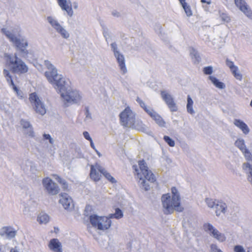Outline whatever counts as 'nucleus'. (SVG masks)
Masks as SVG:
<instances>
[{"label": "nucleus", "instance_id": "obj_1", "mask_svg": "<svg viewBox=\"0 0 252 252\" xmlns=\"http://www.w3.org/2000/svg\"><path fill=\"white\" fill-rule=\"evenodd\" d=\"M48 69L45 73V76L54 88L61 93V96L64 100L67 103H71L79 102L82 96L79 91H67L64 78L57 73V70L52 64H50Z\"/></svg>", "mask_w": 252, "mask_h": 252}, {"label": "nucleus", "instance_id": "obj_2", "mask_svg": "<svg viewBox=\"0 0 252 252\" xmlns=\"http://www.w3.org/2000/svg\"><path fill=\"white\" fill-rule=\"evenodd\" d=\"M172 197L169 193L163 194L161 197L162 204L164 214H171L174 210L181 212L184 207L181 204V197L178 189L175 187L171 188Z\"/></svg>", "mask_w": 252, "mask_h": 252}, {"label": "nucleus", "instance_id": "obj_3", "mask_svg": "<svg viewBox=\"0 0 252 252\" xmlns=\"http://www.w3.org/2000/svg\"><path fill=\"white\" fill-rule=\"evenodd\" d=\"M139 169L137 165L133 166L134 170V175L136 176L138 182L140 183L145 190L150 189V186L146 183V180L150 183H154L156 181V178L153 173L150 170L144 160L138 161Z\"/></svg>", "mask_w": 252, "mask_h": 252}, {"label": "nucleus", "instance_id": "obj_4", "mask_svg": "<svg viewBox=\"0 0 252 252\" xmlns=\"http://www.w3.org/2000/svg\"><path fill=\"white\" fill-rule=\"evenodd\" d=\"M4 59L6 65L12 73L19 75L24 74L29 71V67L26 63L15 53L5 54Z\"/></svg>", "mask_w": 252, "mask_h": 252}, {"label": "nucleus", "instance_id": "obj_5", "mask_svg": "<svg viewBox=\"0 0 252 252\" xmlns=\"http://www.w3.org/2000/svg\"><path fill=\"white\" fill-rule=\"evenodd\" d=\"M111 219L109 216H98L96 215H91L89 218L91 224L100 230H106L111 227L112 223Z\"/></svg>", "mask_w": 252, "mask_h": 252}, {"label": "nucleus", "instance_id": "obj_6", "mask_svg": "<svg viewBox=\"0 0 252 252\" xmlns=\"http://www.w3.org/2000/svg\"><path fill=\"white\" fill-rule=\"evenodd\" d=\"M121 125L124 126H131L135 124V114L129 107H126L120 115Z\"/></svg>", "mask_w": 252, "mask_h": 252}, {"label": "nucleus", "instance_id": "obj_7", "mask_svg": "<svg viewBox=\"0 0 252 252\" xmlns=\"http://www.w3.org/2000/svg\"><path fill=\"white\" fill-rule=\"evenodd\" d=\"M29 100L36 113L41 115L46 113L45 106L35 93L30 94Z\"/></svg>", "mask_w": 252, "mask_h": 252}, {"label": "nucleus", "instance_id": "obj_8", "mask_svg": "<svg viewBox=\"0 0 252 252\" xmlns=\"http://www.w3.org/2000/svg\"><path fill=\"white\" fill-rule=\"evenodd\" d=\"M42 184L46 190L50 194L56 195L60 192L59 186L48 177L42 180Z\"/></svg>", "mask_w": 252, "mask_h": 252}, {"label": "nucleus", "instance_id": "obj_9", "mask_svg": "<svg viewBox=\"0 0 252 252\" xmlns=\"http://www.w3.org/2000/svg\"><path fill=\"white\" fill-rule=\"evenodd\" d=\"M103 171V167L97 163L91 165L90 176L92 180L97 182L100 180Z\"/></svg>", "mask_w": 252, "mask_h": 252}, {"label": "nucleus", "instance_id": "obj_10", "mask_svg": "<svg viewBox=\"0 0 252 252\" xmlns=\"http://www.w3.org/2000/svg\"><path fill=\"white\" fill-rule=\"evenodd\" d=\"M204 228L206 231H209L215 238L220 242H223L226 238L224 235L220 233L217 229L215 228L210 223H206L204 225Z\"/></svg>", "mask_w": 252, "mask_h": 252}, {"label": "nucleus", "instance_id": "obj_11", "mask_svg": "<svg viewBox=\"0 0 252 252\" xmlns=\"http://www.w3.org/2000/svg\"><path fill=\"white\" fill-rule=\"evenodd\" d=\"M161 95L171 111L176 112L178 110V107L173 97L170 94L165 91H162L161 92Z\"/></svg>", "mask_w": 252, "mask_h": 252}, {"label": "nucleus", "instance_id": "obj_12", "mask_svg": "<svg viewBox=\"0 0 252 252\" xmlns=\"http://www.w3.org/2000/svg\"><path fill=\"white\" fill-rule=\"evenodd\" d=\"M47 19L52 26L62 35L63 38H67L69 37V34L56 20L51 17H48Z\"/></svg>", "mask_w": 252, "mask_h": 252}, {"label": "nucleus", "instance_id": "obj_13", "mask_svg": "<svg viewBox=\"0 0 252 252\" xmlns=\"http://www.w3.org/2000/svg\"><path fill=\"white\" fill-rule=\"evenodd\" d=\"M236 6L248 17L252 19V10L244 0H234Z\"/></svg>", "mask_w": 252, "mask_h": 252}, {"label": "nucleus", "instance_id": "obj_14", "mask_svg": "<svg viewBox=\"0 0 252 252\" xmlns=\"http://www.w3.org/2000/svg\"><path fill=\"white\" fill-rule=\"evenodd\" d=\"M3 74L4 77H5L6 81L9 83L10 85L12 87V89L16 93L17 95L19 97V98H22L23 97V92L20 90L15 85L14 82L12 80V77L10 73V72L7 69H4L3 70Z\"/></svg>", "mask_w": 252, "mask_h": 252}, {"label": "nucleus", "instance_id": "obj_15", "mask_svg": "<svg viewBox=\"0 0 252 252\" xmlns=\"http://www.w3.org/2000/svg\"><path fill=\"white\" fill-rule=\"evenodd\" d=\"M15 46L20 50L21 52L24 55H27L29 52L26 50V47L28 45V43L26 40L24 38H20L15 37L12 42Z\"/></svg>", "mask_w": 252, "mask_h": 252}, {"label": "nucleus", "instance_id": "obj_16", "mask_svg": "<svg viewBox=\"0 0 252 252\" xmlns=\"http://www.w3.org/2000/svg\"><path fill=\"white\" fill-rule=\"evenodd\" d=\"M48 247L53 252H63L62 245L57 238L50 240L48 244Z\"/></svg>", "mask_w": 252, "mask_h": 252}, {"label": "nucleus", "instance_id": "obj_17", "mask_svg": "<svg viewBox=\"0 0 252 252\" xmlns=\"http://www.w3.org/2000/svg\"><path fill=\"white\" fill-rule=\"evenodd\" d=\"M58 4L62 9L66 11L69 16L73 14L72 5L70 0H57Z\"/></svg>", "mask_w": 252, "mask_h": 252}, {"label": "nucleus", "instance_id": "obj_18", "mask_svg": "<svg viewBox=\"0 0 252 252\" xmlns=\"http://www.w3.org/2000/svg\"><path fill=\"white\" fill-rule=\"evenodd\" d=\"M226 64L230 69L234 76L237 79L241 80L242 78V75L238 72V68L237 66L234 64V63L228 59H226Z\"/></svg>", "mask_w": 252, "mask_h": 252}, {"label": "nucleus", "instance_id": "obj_19", "mask_svg": "<svg viewBox=\"0 0 252 252\" xmlns=\"http://www.w3.org/2000/svg\"><path fill=\"white\" fill-rule=\"evenodd\" d=\"M60 196L59 202L62 204L64 209H68L72 202L71 198L65 193H62Z\"/></svg>", "mask_w": 252, "mask_h": 252}, {"label": "nucleus", "instance_id": "obj_20", "mask_svg": "<svg viewBox=\"0 0 252 252\" xmlns=\"http://www.w3.org/2000/svg\"><path fill=\"white\" fill-rule=\"evenodd\" d=\"M16 230L11 226H4L1 228L0 234L1 235H5L8 238H13L16 235Z\"/></svg>", "mask_w": 252, "mask_h": 252}, {"label": "nucleus", "instance_id": "obj_21", "mask_svg": "<svg viewBox=\"0 0 252 252\" xmlns=\"http://www.w3.org/2000/svg\"><path fill=\"white\" fill-rule=\"evenodd\" d=\"M234 124L239 128L245 134H247L250 131L248 126L242 121L239 119H235L234 121Z\"/></svg>", "mask_w": 252, "mask_h": 252}, {"label": "nucleus", "instance_id": "obj_22", "mask_svg": "<svg viewBox=\"0 0 252 252\" xmlns=\"http://www.w3.org/2000/svg\"><path fill=\"white\" fill-rule=\"evenodd\" d=\"M114 55L119 63L121 70L124 73H125L126 72V67L125 59L123 55L121 54L119 52H116Z\"/></svg>", "mask_w": 252, "mask_h": 252}, {"label": "nucleus", "instance_id": "obj_23", "mask_svg": "<svg viewBox=\"0 0 252 252\" xmlns=\"http://www.w3.org/2000/svg\"><path fill=\"white\" fill-rule=\"evenodd\" d=\"M216 208V214L217 216H220L221 214H224L226 210V205L221 201H217Z\"/></svg>", "mask_w": 252, "mask_h": 252}, {"label": "nucleus", "instance_id": "obj_24", "mask_svg": "<svg viewBox=\"0 0 252 252\" xmlns=\"http://www.w3.org/2000/svg\"><path fill=\"white\" fill-rule=\"evenodd\" d=\"M109 216L111 219L115 218L119 220L122 218L124 215L122 211L120 209L117 208L115 209V213L113 214H110Z\"/></svg>", "mask_w": 252, "mask_h": 252}, {"label": "nucleus", "instance_id": "obj_25", "mask_svg": "<svg viewBox=\"0 0 252 252\" xmlns=\"http://www.w3.org/2000/svg\"><path fill=\"white\" fill-rule=\"evenodd\" d=\"M49 220V217L44 213L40 214L37 217V221L40 224L46 223Z\"/></svg>", "mask_w": 252, "mask_h": 252}, {"label": "nucleus", "instance_id": "obj_26", "mask_svg": "<svg viewBox=\"0 0 252 252\" xmlns=\"http://www.w3.org/2000/svg\"><path fill=\"white\" fill-rule=\"evenodd\" d=\"M209 79L212 81L214 85L219 89H223L224 88V85L223 83L220 82L216 77L210 76Z\"/></svg>", "mask_w": 252, "mask_h": 252}, {"label": "nucleus", "instance_id": "obj_27", "mask_svg": "<svg viewBox=\"0 0 252 252\" xmlns=\"http://www.w3.org/2000/svg\"><path fill=\"white\" fill-rule=\"evenodd\" d=\"M152 118L156 121V123L160 126H164L165 122L160 116L156 113Z\"/></svg>", "mask_w": 252, "mask_h": 252}, {"label": "nucleus", "instance_id": "obj_28", "mask_svg": "<svg viewBox=\"0 0 252 252\" xmlns=\"http://www.w3.org/2000/svg\"><path fill=\"white\" fill-rule=\"evenodd\" d=\"M53 176L55 178L57 182L62 185L63 189H66L68 188V185L66 182L60 176L57 175H54Z\"/></svg>", "mask_w": 252, "mask_h": 252}, {"label": "nucleus", "instance_id": "obj_29", "mask_svg": "<svg viewBox=\"0 0 252 252\" xmlns=\"http://www.w3.org/2000/svg\"><path fill=\"white\" fill-rule=\"evenodd\" d=\"M187 99H188L187 100L188 103H187V108L188 112L189 113L192 114L194 112V110L193 109V101L189 95H188Z\"/></svg>", "mask_w": 252, "mask_h": 252}, {"label": "nucleus", "instance_id": "obj_30", "mask_svg": "<svg viewBox=\"0 0 252 252\" xmlns=\"http://www.w3.org/2000/svg\"><path fill=\"white\" fill-rule=\"evenodd\" d=\"M102 174L111 183H116V180L104 168Z\"/></svg>", "mask_w": 252, "mask_h": 252}, {"label": "nucleus", "instance_id": "obj_31", "mask_svg": "<svg viewBox=\"0 0 252 252\" xmlns=\"http://www.w3.org/2000/svg\"><path fill=\"white\" fill-rule=\"evenodd\" d=\"M1 32L6 36L11 42H12L16 37L13 34H12L10 32L7 31L6 29H2Z\"/></svg>", "mask_w": 252, "mask_h": 252}, {"label": "nucleus", "instance_id": "obj_32", "mask_svg": "<svg viewBox=\"0 0 252 252\" xmlns=\"http://www.w3.org/2000/svg\"><path fill=\"white\" fill-rule=\"evenodd\" d=\"M217 201L218 200H214L211 198H207L206 199V202L207 204L208 205V207L210 208L215 207L216 205Z\"/></svg>", "mask_w": 252, "mask_h": 252}, {"label": "nucleus", "instance_id": "obj_33", "mask_svg": "<svg viewBox=\"0 0 252 252\" xmlns=\"http://www.w3.org/2000/svg\"><path fill=\"white\" fill-rule=\"evenodd\" d=\"M182 7H183L186 14L188 16H190L192 15V11L190 9V6L186 3V4L182 5Z\"/></svg>", "mask_w": 252, "mask_h": 252}, {"label": "nucleus", "instance_id": "obj_34", "mask_svg": "<svg viewBox=\"0 0 252 252\" xmlns=\"http://www.w3.org/2000/svg\"><path fill=\"white\" fill-rule=\"evenodd\" d=\"M163 139L170 147H174L175 146L174 141L169 136H164Z\"/></svg>", "mask_w": 252, "mask_h": 252}, {"label": "nucleus", "instance_id": "obj_35", "mask_svg": "<svg viewBox=\"0 0 252 252\" xmlns=\"http://www.w3.org/2000/svg\"><path fill=\"white\" fill-rule=\"evenodd\" d=\"M203 72L206 75H210L213 72V68L212 66H209L205 67L203 68Z\"/></svg>", "mask_w": 252, "mask_h": 252}, {"label": "nucleus", "instance_id": "obj_36", "mask_svg": "<svg viewBox=\"0 0 252 252\" xmlns=\"http://www.w3.org/2000/svg\"><path fill=\"white\" fill-rule=\"evenodd\" d=\"M21 125L24 128H28L30 127L31 126L29 122L24 120H22L21 121Z\"/></svg>", "mask_w": 252, "mask_h": 252}, {"label": "nucleus", "instance_id": "obj_37", "mask_svg": "<svg viewBox=\"0 0 252 252\" xmlns=\"http://www.w3.org/2000/svg\"><path fill=\"white\" fill-rule=\"evenodd\" d=\"M234 251L235 252H245L244 248L240 245H237L234 247Z\"/></svg>", "mask_w": 252, "mask_h": 252}, {"label": "nucleus", "instance_id": "obj_38", "mask_svg": "<svg viewBox=\"0 0 252 252\" xmlns=\"http://www.w3.org/2000/svg\"><path fill=\"white\" fill-rule=\"evenodd\" d=\"M145 111L152 118L157 113L153 110L148 109L146 106L144 108Z\"/></svg>", "mask_w": 252, "mask_h": 252}, {"label": "nucleus", "instance_id": "obj_39", "mask_svg": "<svg viewBox=\"0 0 252 252\" xmlns=\"http://www.w3.org/2000/svg\"><path fill=\"white\" fill-rule=\"evenodd\" d=\"M211 252H222L220 249H219L216 245L212 244L211 246Z\"/></svg>", "mask_w": 252, "mask_h": 252}, {"label": "nucleus", "instance_id": "obj_40", "mask_svg": "<svg viewBox=\"0 0 252 252\" xmlns=\"http://www.w3.org/2000/svg\"><path fill=\"white\" fill-rule=\"evenodd\" d=\"M43 137L44 139L49 140L50 143L53 144V140L49 134H44L43 135Z\"/></svg>", "mask_w": 252, "mask_h": 252}, {"label": "nucleus", "instance_id": "obj_41", "mask_svg": "<svg viewBox=\"0 0 252 252\" xmlns=\"http://www.w3.org/2000/svg\"><path fill=\"white\" fill-rule=\"evenodd\" d=\"M111 47L112 48V50L114 52V55H115V53H116V52H119L118 51H117V45L115 43H113L111 44Z\"/></svg>", "mask_w": 252, "mask_h": 252}, {"label": "nucleus", "instance_id": "obj_42", "mask_svg": "<svg viewBox=\"0 0 252 252\" xmlns=\"http://www.w3.org/2000/svg\"><path fill=\"white\" fill-rule=\"evenodd\" d=\"M83 135L85 139H86L88 140H91L92 138L90 136L89 133L87 131H84L83 132Z\"/></svg>", "mask_w": 252, "mask_h": 252}, {"label": "nucleus", "instance_id": "obj_43", "mask_svg": "<svg viewBox=\"0 0 252 252\" xmlns=\"http://www.w3.org/2000/svg\"><path fill=\"white\" fill-rule=\"evenodd\" d=\"M181 5H184L186 4L187 2H186L185 0H179Z\"/></svg>", "mask_w": 252, "mask_h": 252}, {"label": "nucleus", "instance_id": "obj_44", "mask_svg": "<svg viewBox=\"0 0 252 252\" xmlns=\"http://www.w3.org/2000/svg\"><path fill=\"white\" fill-rule=\"evenodd\" d=\"M10 252H19L16 249V248H12L10 250Z\"/></svg>", "mask_w": 252, "mask_h": 252}, {"label": "nucleus", "instance_id": "obj_45", "mask_svg": "<svg viewBox=\"0 0 252 252\" xmlns=\"http://www.w3.org/2000/svg\"><path fill=\"white\" fill-rule=\"evenodd\" d=\"M90 142L91 146L92 148H94V144L93 143L92 139L91 140H89Z\"/></svg>", "mask_w": 252, "mask_h": 252}, {"label": "nucleus", "instance_id": "obj_46", "mask_svg": "<svg viewBox=\"0 0 252 252\" xmlns=\"http://www.w3.org/2000/svg\"><path fill=\"white\" fill-rule=\"evenodd\" d=\"M201 2L202 3H205V2H207L208 4H210V1H207L206 0H201Z\"/></svg>", "mask_w": 252, "mask_h": 252}, {"label": "nucleus", "instance_id": "obj_47", "mask_svg": "<svg viewBox=\"0 0 252 252\" xmlns=\"http://www.w3.org/2000/svg\"><path fill=\"white\" fill-rule=\"evenodd\" d=\"M224 20L228 22L230 20V18L229 17L226 16V19H224Z\"/></svg>", "mask_w": 252, "mask_h": 252}, {"label": "nucleus", "instance_id": "obj_48", "mask_svg": "<svg viewBox=\"0 0 252 252\" xmlns=\"http://www.w3.org/2000/svg\"><path fill=\"white\" fill-rule=\"evenodd\" d=\"M250 105H251V106L252 107V100H251V101Z\"/></svg>", "mask_w": 252, "mask_h": 252}]
</instances>
